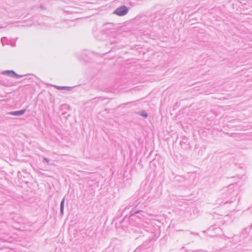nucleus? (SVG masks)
Instances as JSON below:
<instances>
[{"label":"nucleus","instance_id":"obj_1","mask_svg":"<svg viewBox=\"0 0 252 252\" xmlns=\"http://www.w3.org/2000/svg\"><path fill=\"white\" fill-rule=\"evenodd\" d=\"M236 186L234 184L230 185L228 187L224 188L223 189V196H236L237 194V193H234L235 189L234 187Z\"/></svg>","mask_w":252,"mask_h":252},{"label":"nucleus","instance_id":"obj_2","mask_svg":"<svg viewBox=\"0 0 252 252\" xmlns=\"http://www.w3.org/2000/svg\"><path fill=\"white\" fill-rule=\"evenodd\" d=\"M128 12V8L126 6H121L117 8L114 12V13L120 16H124L126 15Z\"/></svg>","mask_w":252,"mask_h":252},{"label":"nucleus","instance_id":"obj_3","mask_svg":"<svg viewBox=\"0 0 252 252\" xmlns=\"http://www.w3.org/2000/svg\"><path fill=\"white\" fill-rule=\"evenodd\" d=\"M1 74L8 75L10 77H15L16 78L23 77L24 75H18L15 73L13 70H5L2 72Z\"/></svg>","mask_w":252,"mask_h":252},{"label":"nucleus","instance_id":"obj_4","mask_svg":"<svg viewBox=\"0 0 252 252\" xmlns=\"http://www.w3.org/2000/svg\"><path fill=\"white\" fill-rule=\"evenodd\" d=\"M114 24L111 23H106L103 25L102 30L106 32L114 29Z\"/></svg>","mask_w":252,"mask_h":252},{"label":"nucleus","instance_id":"obj_5","mask_svg":"<svg viewBox=\"0 0 252 252\" xmlns=\"http://www.w3.org/2000/svg\"><path fill=\"white\" fill-rule=\"evenodd\" d=\"M26 112V109L21 110L17 111H11L8 113V114L13 116H21L23 115Z\"/></svg>","mask_w":252,"mask_h":252},{"label":"nucleus","instance_id":"obj_6","mask_svg":"<svg viewBox=\"0 0 252 252\" xmlns=\"http://www.w3.org/2000/svg\"><path fill=\"white\" fill-rule=\"evenodd\" d=\"M55 87L58 89V90H65L67 91H70L72 89V87H66V86H55Z\"/></svg>","mask_w":252,"mask_h":252},{"label":"nucleus","instance_id":"obj_7","mask_svg":"<svg viewBox=\"0 0 252 252\" xmlns=\"http://www.w3.org/2000/svg\"><path fill=\"white\" fill-rule=\"evenodd\" d=\"M64 201L65 198L64 197L62 199L61 204H60V211L61 215L63 214V210H64Z\"/></svg>","mask_w":252,"mask_h":252},{"label":"nucleus","instance_id":"obj_8","mask_svg":"<svg viewBox=\"0 0 252 252\" xmlns=\"http://www.w3.org/2000/svg\"><path fill=\"white\" fill-rule=\"evenodd\" d=\"M133 252H148L147 250L143 246L138 247Z\"/></svg>","mask_w":252,"mask_h":252},{"label":"nucleus","instance_id":"obj_9","mask_svg":"<svg viewBox=\"0 0 252 252\" xmlns=\"http://www.w3.org/2000/svg\"><path fill=\"white\" fill-rule=\"evenodd\" d=\"M140 202H135L134 204H132V205H128L126 207V208H125V210H124V211L123 212V214L124 213V211L126 210H129L130 209V208L132 207H136L138 204Z\"/></svg>","mask_w":252,"mask_h":252},{"label":"nucleus","instance_id":"obj_10","mask_svg":"<svg viewBox=\"0 0 252 252\" xmlns=\"http://www.w3.org/2000/svg\"><path fill=\"white\" fill-rule=\"evenodd\" d=\"M139 114L140 116H142V117H144V118H147V117H148V115L147 113V112H146V111H145V110H143V111H142L140 112L139 113Z\"/></svg>","mask_w":252,"mask_h":252},{"label":"nucleus","instance_id":"obj_11","mask_svg":"<svg viewBox=\"0 0 252 252\" xmlns=\"http://www.w3.org/2000/svg\"><path fill=\"white\" fill-rule=\"evenodd\" d=\"M7 38L6 37H3L1 38V42L3 46L6 44Z\"/></svg>","mask_w":252,"mask_h":252},{"label":"nucleus","instance_id":"obj_12","mask_svg":"<svg viewBox=\"0 0 252 252\" xmlns=\"http://www.w3.org/2000/svg\"><path fill=\"white\" fill-rule=\"evenodd\" d=\"M216 202L217 204L219 205H221L222 203H223V201H222L221 198H218Z\"/></svg>","mask_w":252,"mask_h":252},{"label":"nucleus","instance_id":"obj_13","mask_svg":"<svg viewBox=\"0 0 252 252\" xmlns=\"http://www.w3.org/2000/svg\"><path fill=\"white\" fill-rule=\"evenodd\" d=\"M43 161L46 162L47 163H48L49 162L50 160L46 158H43Z\"/></svg>","mask_w":252,"mask_h":252},{"label":"nucleus","instance_id":"obj_14","mask_svg":"<svg viewBox=\"0 0 252 252\" xmlns=\"http://www.w3.org/2000/svg\"><path fill=\"white\" fill-rule=\"evenodd\" d=\"M232 198H231V200L230 201H226L225 202H224V204H226L227 203H231L233 200H232Z\"/></svg>","mask_w":252,"mask_h":252},{"label":"nucleus","instance_id":"obj_15","mask_svg":"<svg viewBox=\"0 0 252 252\" xmlns=\"http://www.w3.org/2000/svg\"><path fill=\"white\" fill-rule=\"evenodd\" d=\"M6 27V26H0V29L5 28Z\"/></svg>","mask_w":252,"mask_h":252},{"label":"nucleus","instance_id":"obj_16","mask_svg":"<svg viewBox=\"0 0 252 252\" xmlns=\"http://www.w3.org/2000/svg\"><path fill=\"white\" fill-rule=\"evenodd\" d=\"M134 213H132V211H131V212H130V216H132L134 215Z\"/></svg>","mask_w":252,"mask_h":252},{"label":"nucleus","instance_id":"obj_17","mask_svg":"<svg viewBox=\"0 0 252 252\" xmlns=\"http://www.w3.org/2000/svg\"><path fill=\"white\" fill-rule=\"evenodd\" d=\"M7 24H12V22H8V23H7Z\"/></svg>","mask_w":252,"mask_h":252},{"label":"nucleus","instance_id":"obj_18","mask_svg":"<svg viewBox=\"0 0 252 252\" xmlns=\"http://www.w3.org/2000/svg\"><path fill=\"white\" fill-rule=\"evenodd\" d=\"M138 213H139V211H137V212L135 213V214H138Z\"/></svg>","mask_w":252,"mask_h":252},{"label":"nucleus","instance_id":"obj_19","mask_svg":"<svg viewBox=\"0 0 252 252\" xmlns=\"http://www.w3.org/2000/svg\"><path fill=\"white\" fill-rule=\"evenodd\" d=\"M41 8L43 9V6H42V5L41 6Z\"/></svg>","mask_w":252,"mask_h":252}]
</instances>
